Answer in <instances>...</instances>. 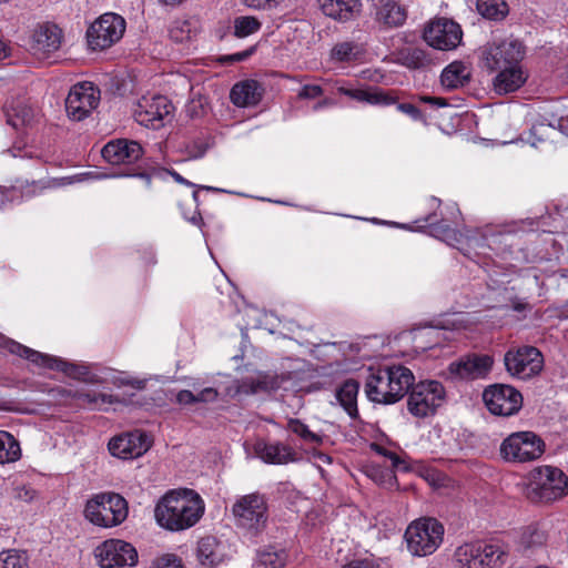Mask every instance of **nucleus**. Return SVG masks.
I'll return each instance as SVG.
<instances>
[{"label": "nucleus", "instance_id": "obj_1", "mask_svg": "<svg viewBox=\"0 0 568 568\" xmlns=\"http://www.w3.org/2000/svg\"><path fill=\"white\" fill-rule=\"evenodd\" d=\"M204 514V501L191 489L170 490L156 504V523L171 531L194 526Z\"/></svg>", "mask_w": 568, "mask_h": 568}, {"label": "nucleus", "instance_id": "obj_2", "mask_svg": "<svg viewBox=\"0 0 568 568\" xmlns=\"http://www.w3.org/2000/svg\"><path fill=\"white\" fill-rule=\"evenodd\" d=\"M6 348L11 354L26 358L30 363L39 367L62 372L71 378L82 381L89 384L99 383L98 377L90 373L89 367L87 365L69 363L60 357L48 355L36 349H32L30 347H27L13 339H9L6 342Z\"/></svg>", "mask_w": 568, "mask_h": 568}, {"label": "nucleus", "instance_id": "obj_3", "mask_svg": "<svg viewBox=\"0 0 568 568\" xmlns=\"http://www.w3.org/2000/svg\"><path fill=\"white\" fill-rule=\"evenodd\" d=\"M129 514L128 501L120 494L108 491L87 501L85 518L95 526L110 528L122 524Z\"/></svg>", "mask_w": 568, "mask_h": 568}, {"label": "nucleus", "instance_id": "obj_4", "mask_svg": "<svg viewBox=\"0 0 568 568\" xmlns=\"http://www.w3.org/2000/svg\"><path fill=\"white\" fill-rule=\"evenodd\" d=\"M232 514L237 528L252 537L257 536L268 519L266 498L258 493L241 496L233 504Z\"/></svg>", "mask_w": 568, "mask_h": 568}, {"label": "nucleus", "instance_id": "obj_5", "mask_svg": "<svg viewBox=\"0 0 568 568\" xmlns=\"http://www.w3.org/2000/svg\"><path fill=\"white\" fill-rule=\"evenodd\" d=\"M444 526L437 519L423 517L414 520L405 531L407 549L413 556H428L435 552L444 539Z\"/></svg>", "mask_w": 568, "mask_h": 568}, {"label": "nucleus", "instance_id": "obj_6", "mask_svg": "<svg viewBox=\"0 0 568 568\" xmlns=\"http://www.w3.org/2000/svg\"><path fill=\"white\" fill-rule=\"evenodd\" d=\"M446 400L444 385L435 379L414 383L407 397V410L417 418L434 415Z\"/></svg>", "mask_w": 568, "mask_h": 568}, {"label": "nucleus", "instance_id": "obj_7", "mask_svg": "<svg viewBox=\"0 0 568 568\" xmlns=\"http://www.w3.org/2000/svg\"><path fill=\"white\" fill-rule=\"evenodd\" d=\"M499 452L508 463H529L542 456L545 442L534 432H516L503 440Z\"/></svg>", "mask_w": 568, "mask_h": 568}, {"label": "nucleus", "instance_id": "obj_8", "mask_svg": "<svg viewBox=\"0 0 568 568\" xmlns=\"http://www.w3.org/2000/svg\"><path fill=\"white\" fill-rule=\"evenodd\" d=\"M568 490V477L552 466L539 467L529 485V498L535 501L550 503L561 498Z\"/></svg>", "mask_w": 568, "mask_h": 568}, {"label": "nucleus", "instance_id": "obj_9", "mask_svg": "<svg viewBox=\"0 0 568 568\" xmlns=\"http://www.w3.org/2000/svg\"><path fill=\"white\" fill-rule=\"evenodd\" d=\"M504 364L510 376L528 381L542 371L544 356L537 347L524 345L509 348L504 355Z\"/></svg>", "mask_w": 568, "mask_h": 568}, {"label": "nucleus", "instance_id": "obj_10", "mask_svg": "<svg viewBox=\"0 0 568 568\" xmlns=\"http://www.w3.org/2000/svg\"><path fill=\"white\" fill-rule=\"evenodd\" d=\"M524 47L516 39L491 42L481 50L483 65L490 72L503 71L519 65L524 57Z\"/></svg>", "mask_w": 568, "mask_h": 568}, {"label": "nucleus", "instance_id": "obj_11", "mask_svg": "<svg viewBox=\"0 0 568 568\" xmlns=\"http://www.w3.org/2000/svg\"><path fill=\"white\" fill-rule=\"evenodd\" d=\"M125 30L124 19L116 13H104L87 32L88 43L92 50H103L119 41Z\"/></svg>", "mask_w": 568, "mask_h": 568}, {"label": "nucleus", "instance_id": "obj_12", "mask_svg": "<svg viewBox=\"0 0 568 568\" xmlns=\"http://www.w3.org/2000/svg\"><path fill=\"white\" fill-rule=\"evenodd\" d=\"M329 94L345 97L348 101L357 103H368L373 105H396V106H414L409 102H398L395 95L388 91L378 88H355L346 85L344 82L337 81L332 85Z\"/></svg>", "mask_w": 568, "mask_h": 568}, {"label": "nucleus", "instance_id": "obj_13", "mask_svg": "<svg viewBox=\"0 0 568 568\" xmlns=\"http://www.w3.org/2000/svg\"><path fill=\"white\" fill-rule=\"evenodd\" d=\"M483 400L491 414L499 416L514 415L523 405L521 394L505 384L488 386L483 393Z\"/></svg>", "mask_w": 568, "mask_h": 568}, {"label": "nucleus", "instance_id": "obj_14", "mask_svg": "<svg viewBox=\"0 0 568 568\" xmlns=\"http://www.w3.org/2000/svg\"><path fill=\"white\" fill-rule=\"evenodd\" d=\"M95 557L101 568L135 566L138 551L130 544L120 539H109L95 549Z\"/></svg>", "mask_w": 568, "mask_h": 568}, {"label": "nucleus", "instance_id": "obj_15", "mask_svg": "<svg viewBox=\"0 0 568 568\" xmlns=\"http://www.w3.org/2000/svg\"><path fill=\"white\" fill-rule=\"evenodd\" d=\"M462 37L460 26L446 18L432 21L424 30L427 44L443 51L455 49L460 43Z\"/></svg>", "mask_w": 568, "mask_h": 568}, {"label": "nucleus", "instance_id": "obj_16", "mask_svg": "<svg viewBox=\"0 0 568 568\" xmlns=\"http://www.w3.org/2000/svg\"><path fill=\"white\" fill-rule=\"evenodd\" d=\"M149 447L148 436L139 430L115 436L108 445L110 454L122 459L136 458L143 455Z\"/></svg>", "mask_w": 568, "mask_h": 568}, {"label": "nucleus", "instance_id": "obj_17", "mask_svg": "<svg viewBox=\"0 0 568 568\" xmlns=\"http://www.w3.org/2000/svg\"><path fill=\"white\" fill-rule=\"evenodd\" d=\"M493 357L489 355H467L449 364L448 372L460 379L484 378L493 366Z\"/></svg>", "mask_w": 568, "mask_h": 568}, {"label": "nucleus", "instance_id": "obj_18", "mask_svg": "<svg viewBox=\"0 0 568 568\" xmlns=\"http://www.w3.org/2000/svg\"><path fill=\"white\" fill-rule=\"evenodd\" d=\"M385 367L369 368L365 379V394L371 402L394 404L393 389Z\"/></svg>", "mask_w": 568, "mask_h": 568}, {"label": "nucleus", "instance_id": "obj_19", "mask_svg": "<svg viewBox=\"0 0 568 568\" xmlns=\"http://www.w3.org/2000/svg\"><path fill=\"white\" fill-rule=\"evenodd\" d=\"M101 153L111 164L132 163L143 155V149L136 141L119 139L108 142Z\"/></svg>", "mask_w": 568, "mask_h": 568}, {"label": "nucleus", "instance_id": "obj_20", "mask_svg": "<svg viewBox=\"0 0 568 568\" xmlns=\"http://www.w3.org/2000/svg\"><path fill=\"white\" fill-rule=\"evenodd\" d=\"M254 453L267 464L282 465L294 462L295 452L283 443H266L258 440L254 445Z\"/></svg>", "mask_w": 568, "mask_h": 568}, {"label": "nucleus", "instance_id": "obj_21", "mask_svg": "<svg viewBox=\"0 0 568 568\" xmlns=\"http://www.w3.org/2000/svg\"><path fill=\"white\" fill-rule=\"evenodd\" d=\"M100 99V89L91 81H82L71 87L65 106H98Z\"/></svg>", "mask_w": 568, "mask_h": 568}, {"label": "nucleus", "instance_id": "obj_22", "mask_svg": "<svg viewBox=\"0 0 568 568\" xmlns=\"http://www.w3.org/2000/svg\"><path fill=\"white\" fill-rule=\"evenodd\" d=\"M264 93L256 80H244L233 85L230 99L234 106H254L260 103Z\"/></svg>", "mask_w": 568, "mask_h": 568}, {"label": "nucleus", "instance_id": "obj_23", "mask_svg": "<svg viewBox=\"0 0 568 568\" xmlns=\"http://www.w3.org/2000/svg\"><path fill=\"white\" fill-rule=\"evenodd\" d=\"M558 131L564 135H568V116L551 118L542 116V119L532 123L530 129L531 145L536 146L537 142H544L552 138V134Z\"/></svg>", "mask_w": 568, "mask_h": 568}, {"label": "nucleus", "instance_id": "obj_24", "mask_svg": "<svg viewBox=\"0 0 568 568\" xmlns=\"http://www.w3.org/2000/svg\"><path fill=\"white\" fill-rule=\"evenodd\" d=\"M320 7L326 17L346 22L359 13L362 3L359 0H320Z\"/></svg>", "mask_w": 568, "mask_h": 568}, {"label": "nucleus", "instance_id": "obj_25", "mask_svg": "<svg viewBox=\"0 0 568 568\" xmlns=\"http://www.w3.org/2000/svg\"><path fill=\"white\" fill-rule=\"evenodd\" d=\"M61 30L52 23L39 26L33 33L32 49L40 53H51L61 45Z\"/></svg>", "mask_w": 568, "mask_h": 568}, {"label": "nucleus", "instance_id": "obj_26", "mask_svg": "<svg viewBox=\"0 0 568 568\" xmlns=\"http://www.w3.org/2000/svg\"><path fill=\"white\" fill-rule=\"evenodd\" d=\"M393 389L394 404L400 400L412 389L415 376L413 372L403 365L385 366Z\"/></svg>", "mask_w": 568, "mask_h": 568}, {"label": "nucleus", "instance_id": "obj_27", "mask_svg": "<svg viewBox=\"0 0 568 568\" xmlns=\"http://www.w3.org/2000/svg\"><path fill=\"white\" fill-rule=\"evenodd\" d=\"M366 52L365 44L355 40H344L333 45L329 60L334 63H353L361 61Z\"/></svg>", "mask_w": 568, "mask_h": 568}, {"label": "nucleus", "instance_id": "obj_28", "mask_svg": "<svg viewBox=\"0 0 568 568\" xmlns=\"http://www.w3.org/2000/svg\"><path fill=\"white\" fill-rule=\"evenodd\" d=\"M278 387V381L275 376L258 373L255 376H248L241 379L236 392L245 395L267 393Z\"/></svg>", "mask_w": 568, "mask_h": 568}, {"label": "nucleus", "instance_id": "obj_29", "mask_svg": "<svg viewBox=\"0 0 568 568\" xmlns=\"http://www.w3.org/2000/svg\"><path fill=\"white\" fill-rule=\"evenodd\" d=\"M359 384L355 379L345 381L337 389H336V400L344 408V410L348 414L351 418H356L358 416L357 409V395H358Z\"/></svg>", "mask_w": 568, "mask_h": 568}, {"label": "nucleus", "instance_id": "obj_30", "mask_svg": "<svg viewBox=\"0 0 568 568\" xmlns=\"http://www.w3.org/2000/svg\"><path fill=\"white\" fill-rule=\"evenodd\" d=\"M376 17L387 27H398L406 20V10L395 0H379Z\"/></svg>", "mask_w": 568, "mask_h": 568}, {"label": "nucleus", "instance_id": "obj_31", "mask_svg": "<svg viewBox=\"0 0 568 568\" xmlns=\"http://www.w3.org/2000/svg\"><path fill=\"white\" fill-rule=\"evenodd\" d=\"M526 80L519 65L503 70L495 79V90L499 94H506L519 89Z\"/></svg>", "mask_w": 568, "mask_h": 568}, {"label": "nucleus", "instance_id": "obj_32", "mask_svg": "<svg viewBox=\"0 0 568 568\" xmlns=\"http://www.w3.org/2000/svg\"><path fill=\"white\" fill-rule=\"evenodd\" d=\"M396 60L409 69H422L428 67L433 59L426 49L419 47H405L396 54Z\"/></svg>", "mask_w": 568, "mask_h": 568}, {"label": "nucleus", "instance_id": "obj_33", "mask_svg": "<svg viewBox=\"0 0 568 568\" xmlns=\"http://www.w3.org/2000/svg\"><path fill=\"white\" fill-rule=\"evenodd\" d=\"M133 118L142 126L159 130L172 119V115L168 109H164V112L161 109H135Z\"/></svg>", "mask_w": 568, "mask_h": 568}, {"label": "nucleus", "instance_id": "obj_34", "mask_svg": "<svg viewBox=\"0 0 568 568\" xmlns=\"http://www.w3.org/2000/svg\"><path fill=\"white\" fill-rule=\"evenodd\" d=\"M197 558L204 566L213 567L222 560L220 544L213 536L200 539L197 544Z\"/></svg>", "mask_w": 568, "mask_h": 568}, {"label": "nucleus", "instance_id": "obj_35", "mask_svg": "<svg viewBox=\"0 0 568 568\" xmlns=\"http://www.w3.org/2000/svg\"><path fill=\"white\" fill-rule=\"evenodd\" d=\"M469 79V71L462 62H453L440 75L443 87L453 90L463 87Z\"/></svg>", "mask_w": 568, "mask_h": 568}, {"label": "nucleus", "instance_id": "obj_36", "mask_svg": "<svg viewBox=\"0 0 568 568\" xmlns=\"http://www.w3.org/2000/svg\"><path fill=\"white\" fill-rule=\"evenodd\" d=\"M480 551H485V548H480V541L467 542L456 549L455 559L462 567L481 568Z\"/></svg>", "mask_w": 568, "mask_h": 568}, {"label": "nucleus", "instance_id": "obj_37", "mask_svg": "<svg viewBox=\"0 0 568 568\" xmlns=\"http://www.w3.org/2000/svg\"><path fill=\"white\" fill-rule=\"evenodd\" d=\"M480 548H485L480 551L481 568H497L505 564L507 554L498 544L480 541Z\"/></svg>", "mask_w": 568, "mask_h": 568}, {"label": "nucleus", "instance_id": "obj_38", "mask_svg": "<svg viewBox=\"0 0 568 568\" xmlns=\"http://www.w3.org/2000/svg\"><path fill=\"white\" fill-rule=\"evenodd\" d=\"M20 456L19 442L10 433L0 430V464L17 462Z\"/></svg>", "mask_w": 568, "mask_h": 568}, {"label": "nucleus", "instance_id": "obj_39", "mask_svg": "<svg viewBox=\"0 0 568 568\" xmlns=\"http://www.w3.org/2000/svg\"><path fill=\"white\" fill-rule=\"evenodd\" d=\"M477 11L489 20H503L508 14V4L504 0H477Z\"/></svg>", "mask_w": 568, "mask_h": 568}, {"label": "nucleus", "instance_id": "obj_40", "mask_svg": "<svg viewBox=\"0 0 568 568\" xmlns=\"http://www.w3.org/2000/svg\"><path fill=\"white\" fill-rule=\"evenodd\" d=\"M262 27V23L251 16H240L233 21V34L236 38H246L251 34L256 33Z\"/></svg>", "mask_w": 568, "mask_h": 568}, {"label": "nucleus", "instance_id": "obj_41", "mask_svg": "<svg viewBox=\"0 0 568 568\" xmlns=\"http://www.w3.org/2000/svg\"><path fill=\"white\" fill-rule=\"evenodd\" d=\"M287 429L297 435L304 443L312 445H321L323 437L312 432L306 424L296 418H290Z\"/></svg>", "mask_w": 568, "mask_h": 568}, {"label": "nucleus", "instance_id": "obj_42", "mask_svg": "<svg viewBox=\"0 0 568 568\" xmlns=\"http://www.w3.org/2000/svg\"><path fill=\"white\" fill-rule=\"evenodd\" d=\"M61 395H68L72 398L82 400L83 403L90 404V405H98L99 403L102 404H112L115 402L114 397L112 395L103 394V393H90V392H83V390H77L72 393L69 389L61 388L59 390Z\"/></svg>", "mask_w": 568, "mask_h": 568}, {"label": "nucleus", "instance_id": "obj_43", "mask_svg": "<svg viewBox=\"0 0 568 568\" xmlns=\"http://www.w3.org/2000/svg\"><path fill=\"white\" fill-rule=\"evenodd\" d=\"M435 213L429 214L425 217V222L428 223V227L430 230V234L435 237L442 239L444 241H457V232L450 227L446 222H435Z\"/></svg>", "mask_w": 568, "mask_h": 568}, {"label": "nucleus", "instance_id": "obj_44", "mask_svg": "<svg viewBox=\"0 0 568 568\" xmlns=\"http://www.w3.org/2000/svg\"><path fill=\"white\" fill-rule=\"evenodd\" d=\"M286 557L284 550L268 548L258 555V562L264 568H282L285 565Z\"/></svg>", "mask_w": 568, "mask_h": 568}, {"label": "nucleus", "instance_id": "obj_45", "mask_svg": "<svg viewBox=\"0 0 568 568\" xmlns=\"http://www.w3.org/2000/svg\"><path fill=\"white\" fill-rule=\"evenodd\" d=\"M170 38L175 42H183L191 39L192 22L185 19H178L172 22L170 30Z\"/></svg>", "mask_w": 568, "mask_h": 568}, {"label": "nucleus", "instance_id": "obj_46", "mask_svg": "<svg viewBox=\"0 0 568 568\" xmlns=\"http://www.w3.org/2000/svg\"><path fill=\"white\" fill-rule=\"evenodd\" d=\"M28 560L24 554L17 550L0 552V568H27Z\"/></svg>", "mask_w": 568, "mask_h": 568}, {"label": "nucleus", "instance_id": "obj_47", "mask_svg": "<svg viewBox=\"0 0 568 568\" xmlns=\"http://www.w3.org/2000/svg\"><path fill=\"white\" fill-rule=\"evenodd\" d=\"M32 109H8L6 113L7 123L18 130L30 123Z\"/></svg>", "mask_w": 568, "mask_h": 568}, {"label": "nucleus", "instance_id": "obj_48", "mask_svg": "<svg viewBox=\"0 0 568 568\" xmlns=\"http://www.w3.org/2000/svg\"><path fill=\"white\" fill-rule=\"evenodd\" d=\"M501 235L490 234L481 237H471L468 240L469 246L476 247L479 251L477 255H487V250H496L495 245L499 243Z\"/></svg>", "mask_w": 568, "mask_h": 568}, {"label": "nucleus", "instance_id": "obj_49", "mask_svg": "<svg viewBox=\"0 0 568 568\" xmlns=\"http://www.w3.org/2000/svg\"><path fill=\"white\" fill-rule=\"evenodd\" d=\"M152 568H184L182 559L175 554H163L152 561Z\"/></svg>", "mask_w": 568, "mask_h": 568}, {"label": "nucleus", "instance_id": "obj_50", "mask_svg": "<svg viewBox=\"0 0 568 568\" xmlns=\"http://www.w3.org/2000/svg\"><path fill=\"white\" fill-rule=\"evenodd\" d=\"M324 92L325 90L321 85L306 84L301 88V90L297 93V97L300 99L312 100L322 97Z\"/></svg>", "mask_w": 568, "mask_h": 568}, {"label": "nucleus", "instance_id": "obj_51", "mask_svg": "<svg viewBox=\"0 0 568 568\" xmlns=\"http://www.w3.org/2000/svg\"><path fill=\"white\" fill-rule=\"evenodd\" d=\"M219 397V392L214 387H205L195 394L196 403H213Z\"/></svg>", "mask_w": 568, "mask_h": 568}, {"label": "nucleus", "instance_id": "obj_52", "mask_svg": "<svg viewBox=\"0 0 568 568\" xmlns=\"http://www.w3.org/2000/svg\"><path fill=\"white\" fill-rule=\"evenodd\" d=\"M20 197V191L17 187H1L0 186V207L7 202H13Z\"/></svg>", "mask_w": 568, "mask_h": 568}, {"label": "nucleus", "instance_id": "obj_53", "mask_svg": "<svg viewBox=\"0 0 568 568\" xmlns=\"http://www.w3.org/2000/svg\"><path fill=\"white\" fill-rule=\"evenodd\" d=\"M207 151V144L203 142H193L187 146V154L190 159H201Z\"/></svg>", "mask_w": 568, "mask_h": 568}, {"label": "nucleus", "instance_id": "obj_54", "mask_svg": "<svg viewBox=\"0 0 568 568\" xmlns=\"http://www.w3.org/2000/svg\"><path fill=\"white\" fill-rule=\"evenodd\" d=\"M175 402L181 406L196 404L195 394L189 389H182L176 394Z\"/></svg>", "mask_w": 568, "mask_h": 568}, {"label": "nucleus", "instance_id": "obj_55", "mask_svg": "<svg viewBox=\"0 0 568 568\" xmlns=\"http://www.w3.org/2000/svg\"><path fill=\"white\" fill-rule=\"evenodd\" d=\"M255 47H250L248 49L244 50V51H241V52H236V53H233V54H230V55H225L223 58V61H227V62H241V61H244L246 59H248L254 52H255Z\"/></svg>", "mask_w": 568, "mask_h": 568}, {"label": "nucleus", "instance_id": "obj_56", "mask_svg": "<svg viewBox=\"0 0 568 568\" xmlns=\"http://www.w3.org/2000/svg\"><path fill=\"white\" fill-rule=\"evenodd\" d=\"M378 452L392 462V466L394 468L407 470L404 460H402L394 452L386 450L385 448H378Z\"/></svg>", "mask_w": 568, "mask_h": 568}, {"label": "nucleus", "instance_id": "obj_57", "mask_svg": "<svg viewBox=\"0 0 568 568\" xmlns=\"http://www.w3.org/2000/svg\"><path fill=\"white\" fill-rule=\"evenodd\" d=\"M245 4L255 9L273 8L280 4L283 0H244Z\"/></svg>", "mask_w": 568, "mask_h": 568}, {"label": "nucleus", "instance_id": "obj_58", "mask_svg": "<svg viewBox=\"0 0 568 568\" xmlns=\"http://www.w3.org/2000/svg\"><path fill=\"white\" fill-rule=\"evenodd\" d=\"M65 111L69 120L77 122L83 121L90 115L89 109H65Z\"/></svg>", "mask_w": 568, "mask_h": 568}, {"label": "nucleus", "instance_id": "obj_59", "mask_svg": "<svg viewBox=\"0 0 568 568\" xmlns=\"http://www.w3.org/2000/svg\"><path fill=\"white\" fill-rule=\"evenodd\" d=\"M343 568H377L372 559H354L343 566Z\"/></svg>", "mask_w": 568, "mask_h": 568}, {"label": "nucleus", "instance_id": "obj_60", "mask_svg": "<svg viewBox=\"0 0 568 568\" xmlns=\"http://www.w3.org/2000/svg\"><path fill=\"white\" fill-rule=\"evenodd\" d=\"M399 110L414 121L420 120V121H424L425 123H427L425 113H424L425 109H399Z\"/></svg>", "mask_w": 568, "mask_h": 568}, {"label": "nucleus", "instance_id": "obj_61", "mask_svg": "<svg viewBox=\"0 0 568 568\" xmlns=\"http://www.w3.org/2000/svg\"><path fill=\"white\" fill-rule=\"evenodd\" d=\"M442 474L436 471V470H433V469H427L425 470V478L426 480H428L429 483L432 484H438L442 479Z\"/></svg>", "mask_w": 568, "mask_h": 568}, {"label": "nucleus", "instance_id": "obj_62", "mask_svg": "<svg viewBox=\"0 0 568 568\" xmlns=\"http://www.w3.org/2000/svg\"><path fill=\"white\" fill-rule=\"evenodd\" d=\"M450 120L453 121L450 123V125H445L443 123H439L438 126L440 130L445 131V132H449V130L454 131L457 129V126L459 125V118L458 116H455V118H450Z\"/></svg>", "mask_w": 568, "mask_h": 568}, {"label": "nucleus", "instance_id": "obj_63", "mask_svg": "<svg viewBox=\"0 0 568 568\" xmlns=\"http://www.w3.org/2000/svg\"><path fill=\"white\" fill-rule=\"evenodd\" d=\"M121 384L131 385L132 387H134L136 389H142L145 386V382L140 381V379H125V381H121Z\"/></svg>", "mask_w": 568, "mask_h": 568}, {"label": "nucleus", "instance_id": "obj_64", "mask_svg": "<svg viewBox=\"0 0 568 568\" xmlns=\"http://www.w3.org/2000/svg\"><path fill=\"white\" fill-rule=\"evenodd\" d=\"M425 102H428V103H432L436 106H440V108H444V106H450L446 100L444 99H440V98H436V99H428V100H425Z\"/></svg>", "mask_w": 568, "mask_h": 568}]
</instances>
